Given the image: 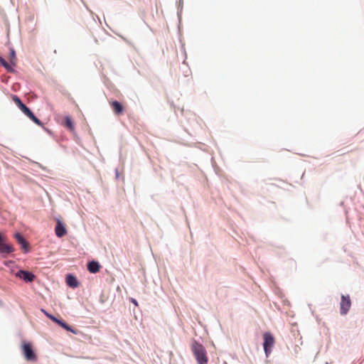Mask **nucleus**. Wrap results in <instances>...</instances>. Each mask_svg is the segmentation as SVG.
I'll return each mask as SVG.
<instances>
[{
  "label": "nucleus",
  "mask_w": 364,
  "mask_h": 364,
  "mask_svg": "<svg viewBox=\"0 0 364 364\" xmlns=\"http://www.w3.org/2000/svg\"><path fill=\"white\" fill-rule=\"evenodd\" d=\"M40 311L47 317L48 318L52 314L48 312L46 309L44 308H41Z\"/></svg>",
  "instance_id": "nucleus-18"
},
{
  "label": "nucleus",
  "mask_w": 364,
  "mask_h": 364,
  "mask_svg": "<svg viewBox=\"0 0 364 364\" xmlns=\"http://www.w3.org/2000/svg\"><path fill=\"white\" fill-rule=\"evenodd\" d=\"M16 64V63L14 60H10V62L9 63L5 60L4 62H3L1 66L4 67L7 72L10 73H15L16 72V70L14 68Z\"/></svg>",
  "instance_id": "nucleus-14"
},
{
  "label": "nucleus",
  "mask_w": 364,
  "mask_h": 364,
  "mask_svg": "<svg viewBox=\"0 0 364 364\" xmlns=\"http://www.w3.org/2000/svg\"><path fill=\"white\" fill-rule=\"evenodd\" d=\"M129 301L133 304L135 306H139V303L137 301V300L134 298H129Z\"/></svg>",
  "instance_id": "nucleus-20"
},
{
  "label": "nucleus",
  "mask_w": 364,
  "mask_h": 364,
  "mask_svg": "<svg viewBox=\"0 0 364 364\" xmlns=\"http://www.w3.org/2000/svg\"><path fill=\"white\" fill-rule=\"evenodd\" d=\"M275 339L274 335L269 332L266 331L263 333V349L267 358L271 354L272 348L274 346Z\"/></svg>",
  "instance_id": "nucleus-4"
},
{
  "label": "nucleus",
  "mask_w": 364,
  "mask_h": 364,
  "mask_svg": "<svg viewBox=\"0 0 364 364\" xmlns=\"http://www.w3.org/2000/svg\"><path fill=\"white\" fill-rule=\"evenodd\" d=\"M14 275L26 283H31L36 278V276L33 272L23 269H18L14 273Z\"/></svg>",
  "instance_id": "nucleus-6"
},
{
  "label": "nucleus",
  "mask_w": 364,
  "mask_h": 364,
  "mask_svg": "<svg viewBox=\"0 0 364 364\" xmlns=\"http://www.w3.org/2000/svg\"><path fill=\"white\" fill-rule=\"evenodd\" d=\"M14 264V262L13 260H7L4 262V264L6 267H10L11 265Z\"/></svg>",
  "instance_id": "nucleus-19"
},
{
  "label": "nucleus",
  "mask_w": 364,
  "mask_h": 364,
  "mask_svg": "<svg viewBox=\"0 0 364 364\" xmlns=\"http://www.w3.org/2000/svg\"><path fill=\"white\" fill-rule=\"evenodd\" d=\"M62 125L65 127L70 132H74L75 128V124L73 119L70 115H66L64 117L62 121Z\"/></svg>",
  "instance_id": "nucleus-11"
},
{
  "label": "nucleus",
  "mask_w": 364,
  "mask_h": 364,
  "mask_svg": "<svg viewBox=\"0 0 364 364\" xmlns=\"http://www.w3.org/2000/svg\"><path fill=\"white\" fill-rule=\"evenodd\" d=\"M191 348L198 364H208L207 350L200 342L193 339Z\"/></svg>",
  "instance_id": "nucleus-1"
},
{
  "label": "nucleus",
  "mask_w": 364,
  "mask_h": 364,
  "mask_svg": "<svg viewBox=\"0 0 364 364\" xmlns=\"http://www.w3.org/2000/svg\"><path fill=\"white\" fill-rule=\"evenodd\" d=\"M21 352L23 358L28 362H36L38 360L37 354L32 343L29 341H22Z\"/></svg>",
  "instance_id": "nucleus-3"
},
{
  "label": "nucleus",
  "mask_w": 364,
  "mask_h": 364,
  "mask_svg": "<svg viewBox=\"0 0 364 364\" xmlns=\"http://www.w3.org/2000/svg\"><path fill=\"white\" fill-rule=\"evenodd\" d=\"M351 306V300L349 295L341 294L340 303V314L342 316L346 315Z\"/></svg>",
  "instance_id": "nucleus-7"
},
{
  "label": "nucleus",
  "mask_w": 364,
  "mask_h": 364,
  "mask_svg": "<svg viewBox=\"0 0 364 364\" xmlns=\"http://www.w3.org/2000/svg\"><path fill=\"white\" fill-rule=\"evenodd\" d=\"M111 107L116 115H121L124 111L123 105L118 100H114L111 102Z\"/></svg>",
  "instance_id": "nucleus-12"
},
{
  "label": "nucleus",
  "mask_w": 364,
  "mask_h": 364,
  "mask_svg": "<svg viewBox=\"0 0 364 364\" xmlns=\"http://www.w3.org/2000/svg\"><path fill=\"white\" fill-rule=\"evenodd\" d=\"M326 364H330V363H328V362H326Z\"/></svg>",
  "instance_id": "nucleus-24"
},
{
  "label": "nucleus",
  "mask_w": 364,
  "mask_h": 364,
  "mask_svg": "<svg viewBox=\"0 0 364 364\" xmlns=\"http://www.w3.org/2000/svg\"><path fill=\"white\" fill-rule=\"evenodd\" d=\"M119 171H118V169H117V168H116V169H115V176H116V178H118V177H119Z\"/></svg>",
  "instance_id": "nucleus-23"
},
{
  "label": "nucleus",
  "mask_w": 364,
  "mask_h": 364,
  "mask_svg": "<svg viewBox=\"0 0 364 364\" xmlns=\"http://www.w3.org/2000/svg\"><path fill=\"white\" fill-rule=\"evenodd\" d=\"M6 59L0 55V65H1L3 64V62H4Z\"/></svg>",
  "instance_id": "nucleus-22"
},
{
  "label": "nucleus",
  "mask_w": 364,
  "mask_h": 364,
  "mask_svg": "<svg viewBox=\"0 0 364 364\" xmlns=\"http://www.w3.org/2000/svg\"><path fill=\"white\" fill-rule=\"evenodd\" d=\"M55 235L59 238L63 237V236H65L67 234V229H66L65 225L60 219H57V220H56V225L55 227Z\"/></svg>",
  "instance_id": "nucleus-9"
},
{
  "label": "nucleus",
  "mask_w": 364,
  "mask_h": 364,
  "mask_svg": "<svg viewBox=\"0 0 364 364\" xmlns=\"http://www.w3.org/2000/svg\"><path fill=\"white\" fill-rule=\"evenodd\" d=\"M179 4L178 6V11H177V16L178 17V19H181V13L183 9V0H178Z\"/></svg>",
  "instance_id": "nucleus-16"
},
{
  "label": "nucleus",
  "mask_w": 364,
  "mask_h": 364,
  "mask_svg": "<svg viewBox=\"0 0 364 364\" xmlns=\"http://www.w3.org/2000/svg\"><path fill=\"white\" fill-rule=\"evenodd\" d=\"M65 282L67 286L72 289H76L80 285L79 279L73 273H68L65 275Z\"/></svg>",
  "instance_id": "nucleus-8"
},
{
  "label": "nucleus",
  "mask_w": 364,
  "mask_h": 364,
  "mask_svg": "<svg viewBox=\"0 0 364 364\" xmlns=\"http://www.w3.org/2000/svg\"><path fill=\"white\" fill-rule=\"evenodd\" d=\"M48 318L58 325L61 318L57 317L52 314Z\"/></svg>",
  "instance_id": "nucleus-17"
},
{
  "label": "nucleus",
  "mask_w": 364,
  "mask_h": 364,
  "mask_svg": "<svg viewBox=\"0 0 364 364\" xmlns=\"http://www.w3.org/2000/svg\"><path fill=\"white\" fill-rule=\"evenodd\" d=\"M47 133H48L49 134H52V132L51 130H50L49 129L45 127L43 125V127H41Z\"/></svg>",
  "instance_id": "nucleus-21"
},
{
  "label": "nucleus",
  "mask_w": 364,
  "mask_h": 364,
  "mask_svg": "<svg viewBox=\"0 0 364 364\" xmlns=\"http://www.w3.org/2000/svg\"><path fill=\"white\" fill-rule=\"evenodd\" d=\"M58 325L68 332H70L75 335H77L79 333V330L69 325L65 321H64L62 318H60Z\"/></svg>",
  "instance_id": "nucleus-13"
},
{
  "label": "nucleus",
  "mask_w": 364,
  "mask_h": 364,
  "mask_svg": "<svg viewBox=\"0 0 364 364\" xmlns=\"http://www.w3.org/2000/svg\"><path fill=\"white\" fill-rule=\"evenodd\" d=\"M12 101L16 104L18 108L27 117H28L34 124L39 127H43L42 121L38 119L33 112L26 106L21 99L16 95H13L11 96Z\"/></svg>",
  "instance_id": "nucleus-2"
},
{
  "label": "nucleus",
  "mask_w": 364,
  "mask_h": 364,
  "mask_svg": "<svg viewBox=\"0 0 364 364\" xmlns=\"http://www.w3.org/2000/svg\"><path fill=\"white\" fill-rule=\"evenodd\" d=\"M14 238L16 240L17 244L20 246L21 250L24 254H28L31 252L28 242L26 240L24 236L20 232H15Z\"/></svg>",
  "instance_id": "nucleus-5"
},
{
  "label": "nucleus",
  "mask_w": 364,
  "mask_h": 364,
  "mask_svg": "<svg viewBox=\"0 0 364 364\" xmlns=\"http://www.w3.org/2000/svg\"><path fill=\"white\" fill-rule=\"evenodd\" d=\"M102 267L100 262L95 259L89 261L87 264V269L91 274H97Z\"/></svg>",
  "instance_id": "nucleus-10"
},
{
  "label": "nucleus",
  "mask_w": 364,
  "mask_h": 364,
  "mask_svg": "<svg viewBox=\"0 0 364 364\" xmlns=\"http://www.w3.org/2000/svg\"><path fill=\"white\" fill-rule=\"evenodd\" d=\"M9 58L10 60H14L15 62L16 60V52L14 47L9 48Z\"/></svg>",
  "instance_id": "nucleus-15"
}]
</instances>
